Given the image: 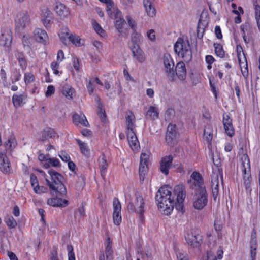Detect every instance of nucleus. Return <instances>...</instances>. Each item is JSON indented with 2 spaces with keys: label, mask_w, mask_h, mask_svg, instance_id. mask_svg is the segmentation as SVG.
<instances>
[{
  "label": "nucleus",
  "mask_w": 260,
  "mask_h": 260,
  "mask_svg": "<svg viewBox=\"0 0 260 260\" xmlns=\"http://www.w3.org/2000/svg\"><path fill=\"white\" fill-rule=\"evenodd\" d=\"M214 47L216 55L220 58L224 57L225 52L223 49L222 46L220 44L214 43Z\"/></svg>",
  "instance_id": "42"
},
{
  "label": "nucleus",
  "mask_w": 260,
  "mask_h": 260,
  "mask_svg": "<svg viewBox=\"0 0 260 260\" xmlns=\"http://www.w3.org/2000/svg\"><path fill=\"white\" fill-rule=\"evenodd\" d=\"M34 35L36 41L41 43H45L48 39L47 32L41 28H36L34 30Z\"/></svg>",
  "instance_id": "28"
},
{
  "label": "nucleus",
  "mask_w": 260,
  "mask_h": 260,
  "mask_svg": "<svg viewBox=\"0 0 260 260\" xmlns=\"http://www.w3.org/2000/svg\"><path fill=\"white\" fill-rule=\"evenodd\" d=\"M35 80V77L31 73H25L24 75V81L26 84L30 83Z\"/></svg>",
  "instance_id": "55"
},
{
  "label": "nucleus",
  "mask_w": 260,
  "mask_h": 260,
  "mask_svg": "<svg viewBox=\"0 0 260 260\" xmlns=\"http://www.w3.org/2000/svg\"><path fill=\"white\" fill-rule=\"evenodd\" d=\"M159 113L156 107L151 106L147 111L145 117L147 119L155 120L158 117Z\"/></svg>",
  "instance_id": "34"
},
{
  "label": "nucleus",
  "mask_w": 260,
  "mask_h": 260,
  "mask_svg": "<svg viewBox=\"0 0 260 260\" xmlns=\"http://www.w3.org/2000/svg\"><path fill=\"white\" fill-rule=\"evenodd\" d=\"M131 50L134 58L140 63H143L146 60V57L143 50L139 45L132 40V45L131 46Z\"/></svg>",
  "instance_id": "10"
},
{
  "label": "nucleus",
  "mask_w": 260,
  "mask_h": 260,
  "mask_svg": "<svg viewBox=\"0 0 260 260\" xmlns=\"http://www.w3.org/2000/svg\"><path fill=\"white\" fill-rule=\"evenodd\" d=\"M135 207L137 209V213L139 215L140 218H142L144 210L145 203L143 197L140 194L136 195Z\"/></svg>",
  "instance_id": "22"
},
{
  "label": "nucleus",
  "mask_w": 260,
  "mask_h": 260,
  "mask_svg": "<svg viewBox=\"0 0 260 260\" xmlns=\"http://www.w3.org/2000/svg\"><path fill=\"white\" fill-rule=\"evenodd\" d=\"M102 3H105L107 5L106 8V11L107 12V14L110 17H113V14L111 9L112 8V6L113 5V3L111 0H99Z\"/></svg>",
  "instance_id": "44"
},
{
  "label": "nucleus",
  "mask_w": 260,
  "mask_h": 260,
  "mask_svg": "<svg viewBox=\"0 0 260 260\" xmlns=\"http://www.w3.org/2000/svg\"><path fill=\"white\" fill-rule=\"evenodd\" d=\"M173 160V157L172 155L166 156L162 158L160 161V169L162 173L166 175L169 174V170L172 166Z\"/></svg>",
  "instance_id": "17"
},
{
  "label": "nucleus",
  "mask_w": 260,
  "mask_h": 260,
  "mask_svg": "<svg viewBox=\"0 0 260 260\" xmlns=\"http://www.w3.org/2000/svg\"><path fill=\"white\" fill-rule=\"evenodd\" d=\"M126 20L127 21L128 24L132 28V29H133L134 31H136L137 29V25L135 21L131 18L130 16H127L126 17Z\"/></svg>",
  "instance_id": "54"
},
{
  "label": "nucleus",
  "mask_w": 260,
  "mask_h": 260,
  "mask_svg": "<svg viewBox=\"0 0 260 260\" xmlns=\"http://www.w3.org/2000/svg\"><path fill=\"white\" fill-rule=\"evenodd\" d=\"M48 173L50 176L51 181L47 178H46L45 180L50 189L55 191L57 196H65L67 194V189L63 183V176L53 169L49 170Z\"/></svg>",
  "instance_id": "2"
},
{
  "label": "nucleus",
  "mask_w": 260,
  "mask_h": 260,
  "mask_svg": "<svg viewBox=\"0 0 260 260\" xmlns=\"http://www.w3.org/2000/svg\"><path fill=\"white\" fill-rule=\"evenodd\" d=\"M30 22L29 15L25 13H19L15 19L16 26L19 30L24 29Z\"/></svg>",
  "instance_id": "13"
},
{
  "label": "nucleus",
  "mask_w": 260,
  "mask_h": 260,
  "mask_svg": "<svg viewBox=\"0 0 260 260\" xmlns=\"http://www.w3.org/2000/svg\"><path fill=\"white\" fill-rule=\"evenodd\" d=\"M55 134L56 133L54 129L51 128H47L43 132L41 140L44 141L49 138L54 137Z\"/></svg>",
  "instance_id": "37"
},
{
  "label": "nucleus",
  "mask_w": 260,
  "mask_h": 260,
  "mask_svg": "<svg viewBox=\"0 0 260 260\" xmlns=\"http://www.w3.org/2000/svg\"><path fill=\"white\" fill-rule=\"evenodd\" d=\"M163 62L165 67V73L170 82L175 80V71L174 70V63L169 54L166 53L164 55Z\"/></svg>",
  "instance_id": "6"
},
{
  "label": "nucleus",
  "mask_w": 260,
  "mask_h": 260,
  "mask_svg": "<svg viewBox=\"0 0 260 260\" xmlns=\"http://www.w3.org/2000/svg\"><path fill=\"white\" fill-rule=\"evenodd\" d=\"M73 121L76 125L81 124L84 127H88L89 126V124L86 116L83 113H81L80 114L75 113L73 115Z\"/></svg>",
  "instance_id": "24"
},
{
  "label": "nucleus",
  "mask_w": 260,
  "mask_h": 260,
  "mask_svg": "<svg viewBox=\"0 0 260 260\" xmlns=\"http://www.w3.org/2000/svg\"><path fill=\"white\" fill-rule=\"evenodd\" d=\"M4 220L7 225L10 229L15 228L17 225V221L11 215L6 216Z\"/></svg>",
  "instance_id": "39"
},
{
  "label": "nucleus",
  "mask_w": 260,
  "mask_h": 260,
  "mask_svg": "<svg viewBox=\"0 0 260 260\" xmlns=\"http://www.w3.org/2000/svg\"><path fill=\"white\" fill-rule=\"evenodd\" d=\"M87 90L89 94H93L94 90V81L92 79H90L86 85Z\"/></svg>",
  "instance_id": "52"
},
{
  "label": "nucleus",
  "mask_w": 260,
  "mask_h": 260,
  "mask_svg": "<svg viewBox=\"0 0 260 260\" xmlns=\"http://www.w3.org/2000/svg\"><path fill=\"white\" fill-rule=\"evenodd\" d=\"M59 156L62 159V160L65 162H69L70 160V157L69 155L64 151H61L59 154Z\"/></svg>",
  "instance_id": "57"
},
{
  "label": "nucleus",
  "mask_w": 260,
  "mask_h": 260,
  "mask_svg": "<svg viewBox=\"0 0 260 260\" xmlns=\"http://www.w3.org/2000/svg\"><path fill=\"white\" fill-rule=\"evenodd\" d=\"M0 170L5 174H8L12 172L10 162L5 151L0 152Z\"/></svg>",
  "instance_id": "11"
},
{
  "label": "nucleus",
  "mask_w": 260,
  "mask_h": 260,
  "mask_svg": "<svg viewBox=\"0 0 260 260\" xmlns=\"http://www.w3.org/2000/svg\"><path fill=\"white\" fill-rule=\"evenodd\" d=\"M70 35V31L68 28H63L59 34L60 40L64 44H67L69 42V36Z\"/></svg>",
  "instance_id": "36"
},
{
  "label": "nucleus",
  "mask_w": 260,
  "mask_h": 260,
  "mask_svg": "<svg viewBox=\"0 0 260 260\" xmlns=\"http://www.w3.org/2000/svg\"><path fill=\"white\" fill-rule=\"evenodd\" d=\"M175 74L180 80H184L185 79L186 77V69L185 65L183 61H180L177 63L175 70Z\"/></svg>",
  "instance_id": "21"
},
{
  "label": "nucleus",
  "mask_w": 260,
  "mask_h": 260,
  "mask_svg": "<svg viewBox=\"0 0 260 260\" xmlns=\"http://www.w3.org/2000/svg\"><path fill=\"white\" fill-rule=\"evenodd\" d=\"M207 24V23L206 21H203L202 20V16H201L198 22L197 29V37L199 39H202L203 38Z\"/></svg>",
  "instance_id": "32"
},
{
  "label": "nucleus",
  "mask_w": 260,
  "mask_h": 260,
  "mask_svg": "<svg viewBox=\"0 0 260 260\" xmlns=\"http://www.w3.org/2000/svg\"><path fill=\"white\" fill-rule=\"evenodd\" d=\"M242 166L243 175H245L247 172H251L250 160L247 155H244L242 158Z\"/></svg>",
  "instance_id": "31"
},
{
  "label": "nucleus",
  "mask_w": 260,
  "mask_h": 260,
  "mask_svg": "<svg viewBox=\"0 0 260 260\" xmlns=\"http://www.w3.org/2000/svg\"><path fill=\"white\" fill-rule=\"evenodd\" d=\"M46 161H47V163L45 164V166L46 167H49V165L48 164H49L51 166L53 167H58L60 165L59 160L56 158L53 157L49 158L48 159H46Z\"/></svg>",
  "instance_id": "46"
},
{
  "label": "nucleus",
  "mask_w": 260,
  "mask_h": 260,
  "mask_svg": "<svg viewBox=\"0 0 260 260\" xmlns=\"http://www.w3.org/2000/svg\"><path fill=\"white\" fill-rule=\"evenodd\" d=\"M254 9L255 19L258 29L260 30V6L259 5H255Z\"/></svg>",
  "instance_id": "48"
},
{
  "label": "nucleus",
  "mask_w": 260,
  "mask_h": 260,
  "mask_svg": "<svg viewBox=\"0 0 260 260\" xmlns=\"http://www.w3.org/2000/svg\"><path fill=\"white\" fill-rule=\"evenodd\" d=\"M149 158L148 153H142L140 156V163L148 164V160Z\"/></svg>",
  "instance_id": "59"
},
{
  "label": "nucleus",
  "mask_w": 260,
  "mask_h": 260,
  "mask_svg": "<svg viewBox=\"0 0 260 260\" xmlns=\"http://www.w3.org/2000/svg\"><path fill=\"white\" fill-rule=\"evenodd\" d=\"M85 185V182L84 178L82 176L78 178V181H77L76 187H79V189H82Z\"/></svg>",
  "instance_id": "60"
},
{
  "label": "nucleus",
  "mask_w": 260,
  "mask_h": 260,
  "mask_svg": "<svg viewBox=\"0 0 260 260\" xmlns=\"http://www.w3.org/2000/svg\"><path fill=\"white\" fill-rule=\"evenodd\" d=\"M177 257L178 260H188L186 254L180 252L177 253Z\"/></svg>",
  "instance_id": "64"
},
{
  "label": "nucleus",
  "mask_w": 260,
  "mask_h": 260,
  "mask_svg": "<svg viewBox=\"0 0 260 260\" xmlns=\"http://www.w3.org/2000/svg\"><path fill=\"white\" fill-rule=\"evenodd\" d=\"M185 238L188 244L193 247H198L202 243V236L199 234H194L192 232H187Z\"/></svg>",
  "instance_id": "8"
},
{
  "label": "nucleus",
  "mask_w": 260,
  "mask_h": 260,
  "mask_svg": "<svg viewBox=\"0 0 260 260\" xmlns=\"http://www.w3.org/2000/svg\"><path fill=\"white\" fill-rule=\"evenodd\" d=\"M127 139L131 149L134 151H138L140 149V144L135 132L126 133Z\"/></svg>",
  "instance_id": "19"
},
{
  "label": "nucleus",
  "mask_w": 260,
  "mask_h": 260,
  "mask_svg": "<svg viewBox=\"0 0 260 260\" xmlns=\"http://www.w3.org/2000/svg\"><path fill=\"white\" fill-rule=\"evenodd\" d=\"M32 39L29 35H24L22 38V44L24 49H29L32 44Z\"/></svg>",
  "instance_id": "43"
},
{
  "label": "nucleus",
  "mask_w": 260,
  "mask_h": 260,
  "mask_svg": "<svg viewBox=\"0 0 260 260\" xmlns=\"http://www.w3.org/2000/svg\"><path fill=\"white\" fill-rule=\"evenodd\" d=\"M191 177L193 180L192 184V189L196 190H199L201 187H205L203 184V178L202 175L197 172H194L191 175Z\"/></svg>",
  "instance_id": "25"
},
{
  "label": "nucleus",
  "mask_w": 260,
  "mask_h": 260,
  "mask_svg": "<svg viewBox=\"0 0 260 260\" xmlns=\"http://www.w3.org/2000/svg\"><path fill=\"white\" fill-rule=\"evenodd\" d=\"M222 122L225 133L229 137H233L235 134V130L233 125L232 119L228 114L224 113L223 115Z\"/></svg>",
  "instance_id": "15"
},
{
  "label": "nucleus",
  "mask_w": 260,
  "mask_h": 260,
  "mask_svg": "<svg viewBox=\"0 0 260 260\" xmlns=\"http://www.w3.org/2000/svg\"><path fill=\"white\" fill-rule=\"evenodd\" d=\"M177 137L176 126L175 124H170L168 127L166 136V141L169 146H173Z\"/></svg>",
  "instance_id": "12"
},
{
  "label": "nucleus",
  "mask_w": 260,
  "mask_h": 260,
  "mask_svg": "<svg viewBox=\"0 0 260 260\" xmlns=\"http://www.w3.org/2000/svg\"><path fill=\"white\" fill-rule=\"evenodd\" d=\"M143 5L149 16L153 17L155 16L156 10L150 0H143Z\"/></svg>",
  "instance_id": "29"
},
{
  "label": "nucleus",
  "mask_w": 260,
  "mask_h": 260,
  "mask_svg": "<svg viewBox=\"0 0 260 260\" xmlns=\"http://www.w3.org/2000/svg\"><path fill=\"white\" fill-rule=\"evenodd\" d=\"M51 260H59L57 248L54 247L51 252Z\"/></svg>",
  "instance_id": "62"
},
{
  "label": "nucleus",
  "mask_w": 260,
  "mask_h": 260,
  "mask_svg": "<svg viewBox=\"0 0 260 260\" xmlns=\"http://www.w3.org/2000/svg\"><path fill=\"white\" fill-rule=\"evenodd\" d=\"M60 91L68 99L73 98V94L75 92V90L69 85L64 84L60 87Z\"/></svg>",
  "instance_id": "30"
},
{
  "label": "nucleus",
  "mask_w": 260,
  "mask_h": 260,
  "mask_svg": "<svg viewBox=\"0 0 260 260\" xmlns=\"http://www.w3.org/2000/svg\"><path fill=\"white\" fill-rule=\"evenodd\" d=\"M103 107V106L102 103L99 104V106H98V114L99 116V117L101 118V121L103 123H106L107 119L106 118L105 111Z\"/></svg>",
  "instance_id": "41"
},
{
  "label": "nucleus",
  "mask_w": 260,
  "mask_h": 260,
  "mask_svg": "<svg viewBox=\"0 0 260 260\" xmlns=\"http://www.w3.org/2000/svg\"><path fill=\"white\" fill-rule=\"evenodd\" d=\"M172 188L169 185L160 187L155 196L158 207L165 215L170 214L174 207L175 200L172 194Z\"/></svg>",
  "instance_id": "1"
},
{
  "label": "nucleus",
  "mask_w": 260,
  "mask_h": 260,
  "mask_svg": "<svg viewBox=\"0 0 260 260\" xmlns=\"http://www.w3.org/2000/svg\"><path fill=\"white\" fill-rule=\"evenodd\" d=\"M113 219L114 223L118 225L121 222V205L117 198L115 197L113 201Z\"/></svg>",
  "instance_id": "9"
},
{
  "label": "nucleus",
  "mask_w": 260,
  "mask_h": 260,
  "mask_svg": "<svg viewBox=\"0 0 260 260\" xmlns=\"http://www.w3.org/2000/svg\"><path fill=\"white\" fill-rule=\"evenodd\" d=\"M244 184L246 188L249 187L251 181V172H247L245 175H243Z\"/></svg>",
  "instance_id": "49"
},
{
  "label": "nucleus",
  "mask_w": 260,
  "mask_h": 260,
  "mask_svg": "<svg viewBox=\"0 0 260 260\" xmlns=\"http://www.w3.org/2000/svg\"><path fill=\"white\" fill-rule=\"evenodd\" d=\"M69 42H72L76 46H80L81 44L80 37L77 35H73L71 33L70 36H69Z\"/></svg>",
  "instance_id": "47"
},
{
  "label": "nucleus",
  "mask_w": 260,
  "mask_h": 260,
  "mask_svg": "<svg viewBox=\"0 0 260 260\" xmlns=\"http://www.w3.org/2000/svg\"><path fill=\"white\" fill-rule=\"evenodd\" d=\"M12 41V33L8 28L2 29L0 36V45L9 47L11 45Z\"/></svg>",
  "instance_id": "14"
},
{
  "label": "nucleus",
  "mask_w": 260,
  "mask_h": 260,
  "mask_svg": "<svg viewBox=\"0 0 260 260\" xmlns=\"http://www.w3.org/2000/svg\"><path fill=\"white\" fill-rule=\"evenodd\" d=\"M211 177L212 196L214 200L216 201L219 193V177L218 174L215 173H213Z\"/></svg>",
  "instance_id": "20"
},
{
  "label": "nucleus",
  "mask_w": 260,
  "mask_h": 260,
  "mask_svg": "<svg viewBox=\"0 0 260 260\" xmlns=\"http://www.w3.org/2000/svg\"><path fill=\"white\" fill-rule=\"evenodd\" d=\"M55 88L53 85H49L47 87V90L45 93V95L47 97H49L54 93Z\"/></svg>",
  "instance_id": "61"
},
{
  "label": "nucleus",
  "mask_w": 260,
  "mask_h": 260,
  "mask_svg": "<svg viewBox=\"0 0 260 260\" xmlns=\"http://www.w3.org/2000/svg\"><path fill=\"white\" fill-rule=\"evenodd\" d=\"M41 19L46 28L50 27V23L53 19V14L48 8L44 7L42 8Z\"/></svg>",
  "instance_id": "16"
},
{
  "label": "nucleus",
  "mask_w": 260,
  "mask_h": 260,
  "mask_svg": "<svg viewBox=\"0 0 260 260\" xmlns=\"http://www.w3.org/2000/svg\"><path fill=\"white\" fill-rule=\"evenodd\" d=\"M174 51L176 54L181 56L186 62H189L192 59V51L188 41H185L183 39L179 38L174 46Z\"/></svg>",
  "instance_id": "3"
},
{
  "label": "nucleus",
  "mask_w": 260,
  "mask_h": 260,
  "mask_svg": "<svg viewBox=\"0 0 260 260\" xmlns=\"http://www.w3.org/2000/svg\"><path fill=\"white\" fill-rule=\"evenodd\" d=\"M112 14L113 17L111 18L115 20V26L119 33V36H120L123 32V26L126 24V22L122 18L121 12L118 9L113 8Z\"/></svg>",
  "instance_id": "7"
},
{
  "label": "nucleus",
  "mask_w": 260,
  "mask_h": 260,
  "mask_svg": "<svg viewBox=\"0 0 260 260\" xmlns=\"http://www.w3.org/2000/svg\"><path fill=\"white\" fill-rule=\"evenodd\" d=\"M148 170V164L140 163L139 176L140 180L143 181Z\"/></svg>",
  "instance_id": "40"
},
{
  "label": "nucleus",
  "mask_w": 260,
  "mask_h": 260,
  "mask_svg": "<svg viewBox=\"0 0 260 260\" xmlns=\"http://www.w3.org/2000/svg\"><path fill=\"white\" fill-rule=\"evenodd\" d=\"M204 136L206 137V139L207 141L210 142L212 139V133L210 129V126L209 125L206 126L204 129Z\"/></svg>",
  "instance_id": "51"
},
{
  "label": "nucleus",
  "mask_w": 260,
  "mask_h": 260,
  "mask_svg": "<svg viewBox=\"0 0 260 260\" xmlns=\"http://www.w3.org/2000/svg\"><path fill=\"white\" fill-rule=\"evenodd\" d=\"M54 10L62 19L67 18L70 14L69 9L64 5L59 2L56 3Z\"/></svg>",
  "instance_id": "18"
},
{
  "label": "nucleus",
  "mask_w": 260,
  "mask_h": 260,
  "mask_svg": "<svg viewBox=\"0 0 260 260\" xmlns=\"http://www.w3.org/2000/svg\"><path fill=\"white\" fill-rule=\"evenodd\" d=\"M208 203L207 194L205 187H201L196 190L193 207L196 209L201 210Z\"/></svg>",
  "instance_id": "5"
},
{
  "label": "nucleus",
  "mask_w": 260,
  "mask_h": 260,
  "mask_svg": "<svg viewBox=\"0 0 260 260\" xmlns=\"http://www.w3.org/2000/svg\"><path fill=\"white\" fill-rule=\"evenodd\" d=\"M77 141L82 153L85 155L88 156L89 154V151L88 149L87 144L80 140H77Z\"/></svg>",
  "instance_id": "45"
},
{
  "label": "nucleus",
  "mask_w": 260,
  "mask_h": 260,
  "mask_svg": "<svg viewBox=\"0 0 260 260\" xmlns=\"http://www.w3.org/2000/svg\"><path fill=\"white\" fill-rule=\"evenodd\" d=\"M126 125L127 127L126 133L135 131L136 127L135 125V117L131 111L126 113Z\"/></svg>",
  "instance_id": "23"
},
{
  "label": "nucleus",
  "mask_w": 260,
  "mask_h": 260,
  "mask_svg": "<svg viewBox=\"0 0 260 260\" xmlns=\"http://www.w3.org/2000/svg\"><path fill=\"white\" fill-rule=\"evenodd\" d=\"M98 161L101 175L103 179H105L108 167V164L104 154L99 157Z\"/></svg>",
  "instance_id": "26"
},
{
  "label": "nucleus",
  "mask_w": 260,
  "mask_h": 260,
  "mask_svg": "<svg viewBox=\"0 0 260 260\" xmlns=\"http://www.w3.org/2000/svg\"><path fill=\"white\" fill-rule=\"evenodd\" d=\"M215 34L217 39H221L222 38L221 30L219 26H216L215 27Z\"/></svg>",
  "instance_id": "63"
},
{
  "label": "nucleus",
  "mask_w": 260,
  "mask_h": 260,
  "mask_svg": "<svg viewBox=\"0 0 260 260\" xmlns=\"http://www.w3.org/2000/svg\"><path fill=\"white\" fill-rule=\"evenodd\" d=\"M15 56L16 59L18 60L21 69L23 70H25L27 67V63L24 53L21 52L17 51L15 54Z\"/></svg>",
  "instance_id": "35"
},
{
  "label": "nucleus",
  "mask_w": 260,
  "mask_h": 260,
  "mask_svg": "<svg viewBox=\"0 0 260 260\" xmlns=\"http://www.w3.org/2000/svg\"><path fill=\"white\" fill-rule=\"evenodd\" d=\"M26 96L24 94H14L12 96V102L15 107L18 108L21 106L25 103L23 101L26 99Z\"/></svg>",
  "instance_id": "33"
},
{
  "label": "nucleus",
  "mask_w": 260,
  "mask_h": 260,
  "mask_svg": "<svg viewBox=\"0 0 260 260\" xmlns=\"http://www.w3.org/2000/svg\"><path fill=\"white\" fill-rule=\"evenodd\" d=\"M17 145V142L15 137L11 136L8 138L7 142L5 143L6 150H13Z\"/></svg>",
  "instance_id": "38"
},
{
  "label": "nucleus",
  "mask_w": 260,
  "mask_h": 260,
  "mask_svg": "<svg viewBox=\"0 0 260 260\" xmlns=\"http://www.w3.org/2000/svg\"><path fill=\"white\" fill-rule=\"evenodd\" d=\"M67 249L68 251V260H75V255L72 245H68Z\"/></svg>",
  "instance_id": "50"
},
{
  "label": "nucleus",
  "mask_w": 260,
  "mask_h": 260,
  "mask_svg": "<svg viewBox=\"0 0 260 260\" xmlns=\"http://www.w3.org/2000/svg\"><path fill=\"white\" fill-rule=\"evenodd\" d=\"M105 254L108 259L111 260L112 258L113 251L109 245H107L106 247Z\"/></svg>",
  "instance_id": "58"
},
{
  "label": "nucleus",
  "mask_w": 260,
  "mask_h": 260,
  "mask_svg": "<svg viewBox=\"0 0 260 260\" xmlns=\"http://www.w3.org/2000/svg\"><path fill=\"white\" fill-rule=\"evenodd\" d=\"M174 193L176 196L174 206L177 210L183 212V202L186 197L185 186L183 185H178L174 188Z\"/></svg>",
  "instance_id": "4"
},
{
  "label": "nucleus",
  "mask_w": 260,
  "mask_h": 260,
  "mask_svg": "<svg viewBox=\"0 0 260 260\" xmlns=\"http://www.w3.org/2000/svg\"><path fill=\"white\" fill-rule=\"evenodd\" d=\"M47 203L53 207H66L68 205L69 202L60 198H53L49 199Z\"/></svg>",
  "instance_id": "27"
},
{
  "label": "nucleus",
  "mask_w": 260,
  "mask_h": 260,
  "mask_svg": "<svg viewBox=\"0 0 260 260\" xmlns=\"http://www.w3.org/2000/svg\"><path fill=\"white\" fill-rule=\"evenodd\" d=\"M237 57H238L239 63L240 66H241V52L243 54L244 59L246 61V58L244 55V52L243 51V49L240 45L237 46Z\"/></svg>",
  "instance_id": "53"
},
{
  "label": "nucleus",
  "mask_w": 260,
  "mask_h": 260,
  "mask_svg": "<svg viewBox=\"0 0 260 260\" xmlns=\"http://www.w3.org/2000/svg\"><path fill=\"white\" fill-rule=\"evenodd\" d=\"M30 183L34 189L38 186L39 183L37 176L33 173L30 174Z\"/></svg>",
  "instance_id": "56"
}]
</instances>
